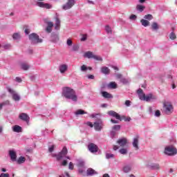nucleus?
Instances as JSON below:
<instances>
[{"instance_id": "f257e3e1", "label": "nucleus", "mask_w": 177, "mask_h": 177, "mask_svg": "<svg viewBox=\"0 0 177 177\" xmlns=\"http://www.w3.org/2000/svg\"><path fill=\"white\" fill-rule=\"evenodd\" d=\"M62 95L66 99H71L73 102H77L78 100V97L75 93V91L70 87H64L63 88Z\"/></svg>"}, {"instance_id": "f03ea898", "label": "nucleus", "mask_w": 177, "mask_h": 177, "mask_svg": "<svg viewBox=\"0 0 177 177\" xmlns=\"http://www.w3.org/2000/svg\"><path fill=\"white\" fill-rule=\"evenodd\" d=\"M163 111L165 114L169 115V114H172L174 113V106L171 102H163Z\"/></svg>"}, {"instance_id": "7ed1b4c3", "label": "nucleus", "mask_w": 177, "mask_h": 177, "mask_svg": "<svg viewBox=\"0 0 177 177\" xmlns=\"http://www.w3.org/2000/svg\"><path fill=\"white\" fill-rule=\"evenodd\" d=\"M67 147H64L62 151H60L57 155H55L57 160L60 161V160H63L64 157H66V158H67L68 160H70V156H67Z\"/></svg>"}, {"instance_id": "20e7f679", "label": "nucleus", "mask_w": 177, "mask_h": 177, "mask_svg": "<svg viewBox=\"0 0 177 177\" xmlns=\"http://www.w3.org/2000/svg\"><path fill=\"white\" fill-rule=\"evenodd\" d=\"M165 154H167V156H175L177 154L176 148L174 146L166 147L165 149Z\"/></svg>"}, {"instance_id": "39448f33", "label": "nucleus", "mask_w": 177, "mask_h": 177, "mask_svg": "<svg viewBox=\"0 0 177 177\" xmlns=\"http://www.w3.org/2000/svg\"><path fill=\"white\" fill-rule=\"evenodd\" d=\"M29 39L32 44H41L42 42V39H39V36L37 33L29 35Z\"/></svg>"}, {"instance_id": "423d86ee", "label": "nucleus", "mask_w": 177, "mask_h": 177, "mask_svg": "<svg viewBox=\"0 0 177 177\" xmlns=\"http://www.w3.org/2000/svg\"><path fill=\"white\" fill-rule=\"evenodd\" d=\"M75 5V0H68L66 4L62 6V9L64 10H68V9H71V8Z\"/></svg>"}, {"instance_id": "0eeeda50", "label": "nucleus", "mask_w": 177, "mask_h": 177, "mask_svg": "<svg viewBox=\"0 0 177 177\" xmlns=\"http://www.w3.org/2000/svg\"><path fill=\"white\" fill-rule=\"evenodd\" d=\"M8 92L11 93L13 100H15V102H19V100H20V95H19L17 93L13 91V89L8 88Z\"/></svg>"}, {"instance_id": "6e6552de", "label": "nucleus", "mask_w": 177, "mask_h": 177, "mask_svg": "<svg viewBox=\"0 0 177 177\" xmlns=\"http://www.w3.org/2000/svg\"><path fill=\"white\" fill-rule=\"evenodd\" d=\"M88 149L91 153H97V151L99 150V147H97V145L93 143H90L88 145Z\"/></svg>"}, {"instance_id": "1a4fd4ad", "label": "nucleus", "mask_w": 177, "mask_h": 177, "mask_svg": "<svg viewBox=\"0 0 177 177\" xmlns=\"http://www.w3.org/2000/svg\"><path fill=\"white\" fill-rule=\"evenodd\" d=\"M19 118L22 121H25V122H26L27 124L30 122V116H28V115H27V113H21V114H19Z\"/></svg>"}, {"instance_id": "9d476101", "label": "nucleus", "mask_w": 177, "mask_h": 177, "mask_svg": "<svg viewBox=\"0 0 177 177\" xmlns=\"http://www.w3.org/2000/svg\"><path fill=\"white\" fill-rule=\"evenodd\" d=\"M152 99H156V97L153 96V94H149L148 95H142V96H140V100H145L146 102H150Z\"/></svg>"}, {"instance_id": "9b49d317", "label": "nucleus", "mask_w": 177, "mask_h": 177, "mask_svg": "<svg viewBox=\"0 0 177 177\" xmlns=\"http://www.w3.org/2000/svg\"><path fill=\"white\" fill-rule=\"evenodd\" d=\"M37 5L39 6V8H44L45 9H51L52 8V5L41 1L37 2Z\"/></svg>"}, {"instance_id": "f8f14e48", "label": "nucleus", "mask_w": 177, "mask_h": 177, "mask_svg": "<svg viewBox=\"0 0 177 177\" xmlns=\"http://www.w3.org/2000/svg\"><path fill=\"white\" fill-rule=\"evenodd\" d=\"M107 114H109V115H111V117H114L115 118H116V120H121V115H120V114L114 111H108Z\"/></svg>"}, {"instance_id": "ddd939ff", "label": "nucleus", "mask_w": 177, "mask_h": 177, "mask_svg": "<svg viewBox=\"0 0 177 177\" xmlns=\"http://www.w3.org/2000/svg\"><path fill=\"white\" fill-rule=\"evenodd\" d=\"M117 143L120 146V147H124V146H127V143H128V140L127 138H123L121 139H119L117 141Z\"/></svg>"}, {"instance_id": "4468645a", "label": "nucleus", "mask_w": 177, "mask_h": 177, "mask_svg": "<svg viewBox=\"0 0 177 177\" xmlns=\"http://www.w3.org/2000/svg\"><path fill=\"white\" fill-rule=\"evenodd\" d=\"M133 147L135 148V150H139V137L137 136L133 139Z\"/></svg>"}, {"instance_id": "2eb2a0df", "label": "nucleus", "mask_w": 177, "mask_h": 177, "mask_svg": "<svg viewBox=\"0 0 177 177\" xmlns=\"http://www.w3.org/2000/svg\"><path fill=\"white\" fill-rule=\"evenodd\" d=\"M93 175H97V171H95V169L92 168H88L86 170V176H93Z\"/></svg>"}, {"instance_id": "dca6fc26", "label": "nucleus", "mask_w": 177, "mask_h": 177, "mask_svg": "<svg viewBox=\"0 0 177 177\" xmlns=\"http://www.w3.org/2000/svg\"><path fill=\"white\" fill-rule=\"evenodd\" d=\"M9 155H10V159L12 161H16L17 158V155L16 154L15 151H12V150L9 151Z\"/></svg>"}, {"instance_id": "f3484780", "label": "nucleus", "mask_w": 177, "mask_h": 177, "mask_svg": "<svg viewBox=\"0 0 177 177\" xmlns=\"http://www.w3.org/2000/svg\"><path fill=\"white\" fill-rule=\"evenodd\" d=\"M53 28V22L49 21L47 23V27L46 31L48 33L52 32V28Z\"/></svg>"}, {"instance_id": "a211bd4d", "label": "nucleus", "mask_w": 177, "mask_h": 177, "mask_svg": "<svg viewBox=\"0 0 177 177\" xmlns=\"http://www.w3.org/2000/svg\"><path fill=\"white\" fill-rule=\"evenodd\" d=\"M67 68H68V67L66 64H62L59 66V71L62 74L66 73V71L67 70Z\"/></svg>"}, {"instance_id": "6ab92c4d", "label": "nucleus", "mask_w": 177, "mask_h": 177, "mask_svg": "<svg viewBox=\"0 0 177 177\" xmlns=\"http://www.w3.org/2000/svg\"><path fill=\"white\" fill-rule=\"evenodd\" d=\"M101 73L105 75L110 74V69L107 66H103L101 68Z\"/></svg>"}, {"instance_id": "aec40b11", "label": "nucleus", "mask_w": 177, "mask_h": 177, "mask_svg": "<svg viewBox=\"0 0 177 177\" xmlns=\"http://www.w3.org/2000/svg\"><path fill=\"white\" fill-rule=\"evenodd\" d=\"M132 169V167H131V165H125L123 167V172H124L125 174H128V172H131Z\"/></svg>"}, {"instance_id": "412c9836", "label": "nucleus", "mask_w": 177, "mask_h": 177, "mask_svg": "<svg viewBox=\"0 0 177 177\" xmlns=\"http://www.w3.org/2000/svg\"><path fill=\"white\" fill-rule=\"evenodd\" d=\"M94 128H95V131H102V128H103V127L101 126L100 122H95L94 123Z\"/></svg>"}, {"instance_id": "4be33fe9", "label": "nucleus", "mask_w": 177, "mask_h": 177, "mask_svg": "<svg viewBox=\"0 0 177 177\" xmlns=\"http://www.w3.org/2000/svg\"><path fill=\"white\" fill-rule=\"evenodd\" d=\"M84 57H87V59H93V53L91 51H87L84 54Z\"/></svg>"}, {"instance_id": "5701e85b", "label": "nucleus", "mask_w": 177, "mask_h": 177, "mask_svg": "<svg viewBox=\"0 0 177 177\" xmlns=\"http://www.w3.org/2000/svg\"><path fill=\"white\" fill-rule=\"evenodd\" d=\"M102 95L103 97H105L106 99H111V97H113V95L109 93L107 91L102 92Z\"/></svg>"}, {"instance_id": "b1692460", "label": "nucleus", "mask_w": 177, "mask_h": 177, "mask_svg": "<svg viewBox=\"0 0 177 177\" xmlns=\"http://www.w3.org/2000/svg\"><path fill=\"white\" fill-rule=\"evenodd\" d=\"M140 23L144 27H147L148 26H150V21L146 19H141Z\"/></svg>"}, {"instance_id": "393cba45", "label": "nucleus", "mask_w": 177, "mask_h": 177, "mask_svg": "<svg viewBox=\"0 0 177 177\" xmlns=\"http://www.w3.org/2000/svg\"><path fill=\"white\" fill-rule=\"evenodd\" d=\"M149 168H151V169H160V165L156 163H152L150 165H149Z\"/></svg>"}, {"instance_id": "a878e982", "label": "nucleus", "mask_w": 177, "mask_h": 177, "mask_svg": "<svg viewBox=\"0 0 177 177\" xmlns=\"http://www.w3.org/2000/svg\"><path fill=\"white\" fill-rule=\"evenodd\" d=\"M55 30H60V19L59 18H56L55 19Z\"/></svg>"}, {"instance_id": "bb28decb", "label": "nucleus", "mask_w": 177, "mask_h": 177, "mask_svg": "<svg viewBox=\"0 0 177 177\" xmlns=\"http://www.w3.org/2000/svg\"><path fill=\"white\" fill-rule=\"evenodd\" d=\"M12 131L14 132H21V127L19 126V125H15L13 127Z\"/></svg>"}, {"instance_id": "cd10ccee", "label": "nucleus", "mask_w": 177, "mask_h": 177, "mask_svg": "<svg viewBox=\"0 0 177 177\" xmlns=\"http://www.w3.org/2000/svg\"><path fill=\"white\" fill-rule=\"evenodd\" d=\"M21 68L22 70L27 71V70H28V68H30V66L26 63H22V64H21Z\"/></svg>"}, {"instance_id": "c85d7f7f", "label": "nucleus", "mask_w": 177, "mask_h": 177, "mask_svg": "<svg viewBox=\"0 0 177 177\" xmlns=\"http://www.w3.org/2000/svg\"><path fill=\"white\" fill-rule=\"evenodd\" d=\"M109 88H111V89H116L117 88V84L115 82H111L108 85Z\"/></svg>"}, {"instance_id": "c756f323", "label": "nucleus", "mask_w": 177, "mask_h": 177, "mask_svg": "<svg viewBox=\"0 0 177 177\" xmlns=\"http://www.w3.org/2000/svg\"><path fill=\"white\" fill-rule=\"evenodd\" d=\"M136 9L137 10H139V12H143V10L146 9V7L145 6L137 5Z\"/></svg>"}, {"instance_id": "7c9ffc66", "label": "nucleus", "mask_w": 177, "mask_h": 177, "mask_svg": "<svg viewBox=\"0 0 177 177\" xmlns=\"http://www.w3.org/2000/svg\"><path fill=\"white\" fill-rule=\"evenodd\" d=\"M105 31L107 32V34H113V30H111V28L109 25L105 26Z\"/></svg>"}, {"instance_id": "2f4dec72", "label": "nucleus", "mask_w": 177, "mask_h": 177, "mask_svg": "<svg viewBox=\"0 0 177 177\" xmlns=\"http://www.w3.org/2000/svg\"><path fill=\"white\" fill-rule=\"evenodd\" d=\"M76 115H84V114H86V112H85V111L82 110V109H79L75 112Z\"/></svg>"}, {"instance_id": "473e14b6", "label": "nucleus", "mask_w": 177, "mask_h": 177, "mask_svg": "<svg viewBox=\"0 0 177 177\" xmlns=\"http://www.w3.org/2000/svg\"><path fill=\"white\" fill-rule=\"evenodd\" d=\"M26 161V158L21 156L19 158V159L17 160V162L19 164H23V162H24Z\"/></svg>"}, {"instance_id": "72a5a7b5", "label": "nucleus", "mask_w": 177, "mask_h": 177, "mask_svg": "<svg viewBox=\"0 0 177 177\" xmlns=\"http://www.w3.org/2000/svg\"><path fill=\"white\" fill-rule=\"evenodd\" d=\"M122 120L126 121V122H129V121H131V118H127L124 115L120 116V121H122Z\"/></svg>"}, {"instance_id": "f704fd0d", "label": "nucleus", "mask_w": 177, "mask_h": 177, "mask_svg": "<svg viewBox=\"0 0 177 177\" xmlns=\"http://www.w3.org/2000/svg\"><path fill=\"white\" fill-rule=\"evenodd\" d=\"M152 30H158V24L156 22H153L151 25Z\"/></svg>"}, {"instance_id": "c9c22d12", "label": "nucleus", "mask_w": 177, "mask_h": 177, "mask_svg": "<svg viewBox=\"0 0 177 177\" xmlns=\"http://www.w3.org/2000/svg\"><path fill=\"white\" fill-rule=\"evenodd\" d=\"M112 129H113V131H120L121 129V126L120 124L114 125L112 127Z\"/></svg>"}, {"instance_id": "e433bc0d", "label": "nucleus", "mask_w": 177, "mask_h": 177, "mask_svg": "<svg viewBox=\"0 0 177 177\" xmlns=\"http://www.w3.org/2000/svg\"><path fill=\"white\" fill-rule=\"evenodd\" d=\"M12 38H13V39H20V38H21L20 34L14 33L13 35H12Z\"/></svg>"}, {"instance_id": "4c0bfd02", "label": "nucleus", "mask_w": 177, "mask_h": 177, "mask_svg": "<svg viewBox=\"0 0 177 177\" xmlns=\"http://www.w3.org/2000/svg\"><path fill=\"white\" fill-rule=\"evenodd\" d=\"M169 38L170 39H172V40L176 39V35H175V32H171L169 35Z\"/></svg>"}, {"instance_id": "58836bf2", "label": "nucleus", "mask_w": 177, "mask_h": 177, "mask_svg": "<svg viewBox=\"0 0 177 177\" xmlns=\"http://www.w3.org/2000/svg\"><path fill=\"white\" fill-rule=\"evenodd\" d=\"M146 20H153V15L148 14L144 17Z\"/></svg>"}, {"instance_id": "ea45409f", "label": "nucleus", "mask_w": 177, "mask_h": 177, "mask_svg": "<svg viewBox=\"0 0 177 177\" xmlns=\"http://www.w3.org/2000/svg\"><path fill=\"white\" fill-rule=\"evenodd\" d=\"M137 93L139 95V97L140 99V96H143V95H145V93H143V90L142 88H140L137 91Z\"/></svg>"}, {"instance_id": "a19ab883", "label": "nucleus", "mask_w": 177, "mask_h": 177, "mask_svg": "<svg viewBox=\"0 0 177 177\" xmlns=\"http://www.w3.org/2000/svg\"><path fill=\"white\" fill-rule=\"evenodd\" d=\"M93 59H95V60H98L100 62H102L103 60L101 57L95 55H93Z\"/></svg>"}, {"instance_id": "79ce46f5", "label": "nucleus", "mask_w": 177, "mask_h": 177, "mask_svg": "<svg viewBox=\"0 0 177 177\" xmlns=\"http://www.w3.org/2000/svg\"><path fill=\"white\" fill-rule=\"evenodd\" d=\"M119 152L120 153V154H127L128 153V151L127 150V149H120Z\"/></svg>"}, {"instance_id": "37998d69", "label": "nucleus", "mask_w": 177, "mask_h": 177, "mask_svg": "<svg viewBox=\"0 0 177 177\" xmlns=\"http://www.w3.org/2000/svg\"><path fill=\"white\" fill-rule=\"evenodd\" d=\"M66 44L68 46H71L73 45V41L71 40V39H68L66 41Z\"/></svg>"}, {"instance_id": "c03bdc74", "label": "nucleus", "mask_w": 177, "mask_h": 177, "mask_svg": "<svg viewBox=\"0 0 177 177\" xmlns=\"http://www.w3.org/2000/svg\"><path fill=\"white\" fill-rule=\"evenodd\" d=\"M106 158H114V154L112 153H106Z\"/></svg>"}, {"instance_id": "a18cd8bd", "label": "nucleus", "mask_w": 177, "mask_h": 177, "mask_svg": "<svg viewBox=\"0 0 177 177\" xmlns=\"http://www.w3.org/2000/svg\"><path fill=\"white\" fill-rule=\"evenodd\" d=\"M88 70V67H86L85 65H82L81 66V71L85 72Z\"/></svg>"}, {"instance_id": "49530a36", "label": "nucleus", "mask_w": 177, "mask_h": 177, "mask_svg": "<svg viewBox=\"0 0 177 177\" xmlns=\"http://www.w3.org/2000/svg\"><path fill=\"white\" fill-rule=\"evenodd\" d=\"M68 169L71 170L74 169V164H73V162H69Z\"/></svg>"}, {"instance_id": "de8ad7c7", "label": "nucleus", "mask_w": 177, "mask_h": 177, "mask_svg": "<svg viewBox=\"0 0 177 177\" xmlns=\"http://www.w3.org/2000/svg\"><path fill=\"white\" fill-rule=\"evenodd\" d=\"M155 115H156V117H160V115H161V112L160 111V110H157L156 111Z\"/></svg>"}, {"instance_id": "09e8293b", "label": "nucleus", "mask_w": 177, "mask_h": 177, "mask_svg": "<svg viewBox=\"0 0 177 177\" xmlns=\"http://www.w3.org/2000/svg\"><path fill=\"white\" fill-rule=\"evenodd\" d=\"M0 177H9V174L8 173H2L0 174Z\"/></svg>"}, {"instance_id": "8fccbe9b", "label": "nucleus", "mask_w": 177, "mask_h": 177, "mask_svg": "<svg viewBox=\"0 0 177 177\" xmlns=\"http://www.w3.org/2000/svg\"><path fill=\"white\" fill-rule=\"evenodd\" d=\"M86 124L88 125V127H90V128H93L94 127V124H92L91 122H87Z\"/></svg>"}, {"instance_id": "3c124183", "label": "nucleus", "mask_w": 177, "mask_h": 177, "mask_svg": "<svg viewBox=\"0 0 177 177\" xmlns=\"http://www.w3.org/2000/svg\"><path fill=\"white\" fill-rule=\"evenodd\" d=\"M124 104L127 106L129 107L131 106V102L129 100H126Z\"/></svg>"}, {"instance_id": "603ef678", "label": "nucleus", "mask_w": 177, "mask_h": 177, "mask_svg": "<svg viewBox=\"0 0 177 177\" xmlns=\"http://www.w3.org/2000/svg\"><path fill=\"white\" fill-rule=\"evenodd\" d=\"M53 150H55V145H52L49 149L48 151L50 153H52V151H53Z\"/></svg>"}, {"instance_id": "864d4df0", "label": "nucleus", "mask_w": 177, "mask_h": 177, "mask_svg": "<svg viewBox=\"0 0 177 177\" xmlns=\"http://www.w3.org/2000/svg\"><path fill=\"white\" fill-rule=\"evenodd\" d=\"M88 80H95V76L93 75H88Z\"/></svg>"}, {"instance_id": "5fc2aeb1", "label": "nucleus", "mask_w": 177, "mask_h": 177, "mask_svg": "<svg viewBox=\"0 0 177 177\" xmlns=\"http://www.w3.org/2000/svg\"><path fill=\"white\" fill-rule=\"evenodd\" d=\"M62 167H66L67 165V161L66 160H63L62 162Z\"/></svg>"}, {"instance_id": "6e6d98bb", "label": "nucleus", "mask_w": 177, "mask_h": 177, "mask_svg": "<svg viewBox=\"0 0 177 177\" xmlns=\"http://www.w3.org/2000/svg\"><path fill=\"white\" fill-rule=\"evenodd\" d=\"M129 19H130L131 20H133V19H136V15H131L130 16Z\"/></svg>"}, {"instance_id": "4d7b16f0", "label": "nucleus", "mask_w": 177, "mask_h": 177, "mask_svg": "<svg viewBox=\"0 0 177 177\" xmlns=\"http://www.w3.org/2000/svg\"><path fill=\"white\" fill-rule=\"evenodd\" d=\"M15 81H17V82H21V78L19 77H17L15 78Z\"/></svg>"}, {"instance_id": "13d9d810", "label": "nucleus", "mask_w": 177, "mask_h": 177, "mask_svg": "<svg viewBox=\"0 0 177 177\" xmlns=\"http://www.w3.org/2000/svg\"><path fill=\"white\" fill-rule=\"evenodd\" d=\"M97 115H99V113H93L92 115H91V118H95Z\"/></svg>"}, {"instance_id": "bf43d9fd", "label": "nucleus", "mask_w": 177, "mask_h": 177, "mask_svg": "<svg viewBox=\"0 0 177 177\" xmlns=\"http://www.w3.org/2000/svg\"><path fill=\"white\" fill-rule=\"evenodd\" d=\"M111 122H112L113 124H118V120H115L113 119L111 120Z\"/></svg>"}, {"instance_id": "052dcab7", "label": "nucleus", "mask_w": 177, "mask_h": 177, "mask_svg": "<svg viewBox=\"0 0 177 177\" xmlns=\"http://www.w3.org/2000/svg\"><path fill=\"white\" fill-rule=\"evenodd\" d=\"M25 33H26L27 35H28V34H30V29L26 28V29H25Z\"/></svg>"}, {"instance_id": "680f3d73", "label": "nucleus", "mask_w": 177, "mask_h": 177, "mask_svg": "<svg viewBox=\"0 0 177 177\" xmlns=\"http://www.w3.org/2000/svg\"><path fill=\"white\" fill-rule=\"evenodd\" d=\"M101 107H102L103 109H106V107H107V104H102L101 105Z\"/></svg>"}, {"instance_id": "e2e57ef3", "label": "nucleus", "mask_w": 177, "mask_h": 177, "mask_svg": "<svg viewBox=\"0 0 177 177\" xmlns=\"http://www.w3.org/2000/svg\"><path fill=\"white\" fill-rule=\"evenodd\" d=\"M79 174H80L81 175H82V174H84V169H79Z\"/></svg>"}, {"instance_id": "0e129e2a", "label": "nucleus", "mask_w": 177, "mask_h": 177, "mask_svg": "<svg viewBox=\"0 0 177 177\" xmlns=\"http://www.w3.org/2000/svg\"><path fill=\"white\" fill-rule=\"evenodd\" d=\"M113 150H118V146H117V145H114L113 146Z\"/></svg>"}, {"instance_id": "69168bd1", "label": "nucleus", "mask_w": 177, "mask_h": 177, "mask_svg": "<svg viewBox=\"0 0 177 177\" xmlns=\"http://www.w3.org/2000/svg\"><path fill=\"white\" fill-rule=\"evenodd\" d=\"M122 75H121V74L117 75V78H122Z\"/></svg>"}, {"instance_id": "338daca9", "label": "nucleus", "mask_w": 177, "mask_h": 177, "mask_svg": "<svg viewBox=\"0 0 177 177\" xmlns=\"http://www.w3.org/2000/svg\"><path fill=\"white\" fill-rule=\"evenodd\" d=\"M73 50H78V46H74L73 47Z\"/></svg>"}, {"instance_id": "774afa93", "label": "nucleus", "mask_w": 177, "mask_h": 177, "mask_svg": "<svg viewBox=\"0 0 177 177\" xmlns=\"http://www.w3.org/2000/svg\"><path fill=\"white\" fill-rule=\"evenodd\" d=\"M103 177H110V176L108 174H104Z\"/></svg>"}]
</instances>
